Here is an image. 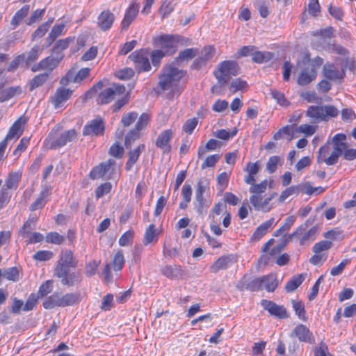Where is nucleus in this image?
<instances>
[{
    "instance_id": "f257e3e1",
    "label": "nucleus",
    "mask_w": 356,
    "mask_h": 356,
    "mask_svg": "<svg viewBox=\"0 0 356 356\" xmlns=\"http://www.w3.org/2000/svg\"><path fill=\"white\" fill-rule=\"evenodd\" d=\"M185 74L186 72L175 67L174 63L166 65L159 76V86L163 91L170 90V98L178 97L183 90L179 81Z\"/></svg>"
},
{
    "instance_id": "f03ea898",
    "label": "nucleus",
    "mask_w": 356,
    "mask_h": 356,
    "mask_svg": "<svg viewBox=\"0 0 356 356\" xmlns=\"http://www.w3.org/2000/svg\"><path fill=\"white\" fill-rule=\"evenodd\" d=\"M76 138V132L74 129H70L64 132H59L58 129H53L44 143V148L58 149L67 143L73 141Z\"/></svg>"
},
{
    "instance_id": "7ed1b4c3",
    "label": "nucleus",
    "mask_w": 356,
    "mask_h": 356,
    "mask_svg": "<svg viewBox=\"0 0 356 356\" xmlns=\"http://www.w3.org/2000/svg\"><path fill=\"white\" fill-rule=\"evenodd\" d=\"M238 72V66L236 62L233 60H225L221 62L214 72V75L220 86L225 85L232 76H236Z\"/></svg>"
},
{
    "instance_id": "20e7f679",
    "label": "nucleus",
    "mask_w": 356,
    "mask_h": 356,
    "mask_svg": "<svg viewBox=\"0 0 356 356\" xmlns=\"http://www.w3.org/2000/svg\"><path fill=\"white\" fill-rule=\"evenodd\" d=\"M125 92V87L122 85L113 84L111 87L102 90L97 96L98 104H106L115 99L118 96Z\"/></svg>"
},
{
    "instance_id": "39448f33",
    "label": "nucleus",
    "mask_w": 356,
    "mask_h": 356,
    "mask_svg": "<svg viewBox=\"0 0 356 356\" xmlns=\"http://www.w3.org/2000/svg\"><path fill=\"white\" fill-rule=\"evenodd\" d=\"M26 122L27 118L22 116L11 126L6 138L0 143V145L4 144L2 148L3 154H5V150L7 147V142L13 139L17 140L22 135Z\"/></svg>"
},
{
    "instance_id": "423d86ee",
    "label": "nucleus",
    "mask_w": 356,
    "mask_h": 356,
    "mask_svg": "<svg viewBox=\"0 0 356 356\" xmlns=\"http://www.w3.org/2000/svg\"><path fill=\"white\" fill-rule=\"evenodd\" d=\"M155 44L159 47L166 55H171L176 51L178 36L163 35L154 39Z\"/></svg>"
},
{
    "instance_id": "0eeeda50",
    "label": "nucleus",
    "mask_w": 356,
    "mask_h": 356,
    "mask_svg": "<svg viewBox=\"0 0 356 356\" xmlns=\"http://www.w3.org/2000/svg\"><path fill=\"white\" fill-rule=\"evenodd\" d=\"M64 57L63 54L57 56L56 57L47 56L42 59L38 63L33 65L31 67V71L33 72L44 70V72H51L58 65L60 62Z\"/></svg>"
},
{
    "instance_id": "6e6552de",
    "label": "nucleus",
    "mask_w": 356,
    "mask_h": 356,
    "mask_svg": "<svg viewBox=\"0 0 356 356\" xmlns=\"http://www.w3.org/2000/svg\"><path fill=\"white\" fill-rule=\"evenodd\" d=\"M149 122V116L147 113H143L136 124L135 128L131 129L125 136V146L129 148L132 141L140 137L139 132L144 129Z\"/></svg>"
},
{
    "instance_id": "1a4fd4ad",
    "label": "nucleus",
    "mask_w": 356,
    "mask_h": 356,
    "mask_svg": "<svg viewBox=\"0 0 356 356\" xmlns=\"http://www.w3.org/2000/svg\"><path fill=\"white\" fill-rule=\"evenodd\" d=\"M76 264L77 261L74 259L71 250L63 252L55 268L54 274H59L62 276L65 273V270L69 269V267L75 268Z\"/></svg>"
},
{
    "instance_id": "9d476101",
    "label": "nucleus",
    "mask_w": 356,
    "mask_h": 356,
    "mask_svg": "<svg viewBox=\"0 0 356 356\" xmlns=\"http://www.w3.org/2000/svg\"><path fill=\"white\" fill-rule=\"evenodd\" d=\"M129 58L135 63L136 67L139 72H146L151 69L148 53L146 50L136 51L129 55Z\"/></svg>"
},
{
    "instance_id": "9b49d317",
    "label": "nucleus",
    "mask_w": 356,
    "mask_h": 356,
    "mask_svg": "<svg viewBox=\"0 0 356 356\" xmlns=\"http://www.w3.org/2000/svg\"><path fill=\"white\" fill-rule=\"evenodd\" d=\"M115 161L110 159L106 162L101 163L91 170L89 176L92 179H98L104 177L111 170H114Z\"/></svg>"
},
{
    "instance_id": "f8f14e48",
    "label": "nucleus",
    "mask_w": 356,
    "mask_h": 356,
    "mask_svg": "<svg viewBox=\"0 0 356 356\" xmlns=\"http://www.w3.org/2000/svg\"><path fill=\"white\" fill-rule=\"evenodd\" d=\"M60 279V282L64 286H73L80 284L83 280L81 271L70 272L69 269L65 270V273L61 276L59 274H54Z\"/></svg>"
},
{
    "instance_id": "ddd939ff",
    "label": "nucleus",
    "mask_w": 356,
    "mask_h": 356,
    "mask_svg": "<svg viewBox=\"0 0 356 356\" xmlns=\"http://www.w3.org/2000/svg\"><path fill=\"white\" fill-rule=\"evenodd\" d=\"M344 59L346 63L343 67L342 68L341 71L337 70V68L333 64H325L323 67L324 76L327 79L331 81L342 79L345 74V68L346 67L348 62V56H347Z\"/></svg>"
},
{
    "instance_id": "4468645a",
    "label": "nucleus",
    "mask_w": 356,
    "mask_h": 356,
    "mask_svg": "<svg viewBox=\"0 0 356 356\" xmlns=\"http://www.w3.org/2000/svg\"><path fill=\"white\" fill-rule=\"evenodd\" d=\"M261 304L264 309L272 316L279 318H286L289 316L286 308L282 305H278L274 302L267 300H263Z\"/></svg>"
},
{
    "instance_id": "2eb2a0df",
    "label": "nucleus",
    "mask_w": 356,
    "mask_h": 356,
    "mask_svg": "<svg viewBox=\"0 0 356 356\" xmlns=\"http://www.w3.org/2000/svg\"><path fill=\"white\" fill-rule=\"evenodd\" d=\"M250 202L254 209L259 211L269 212L273 208V204L270 202V198L263 199L261 195H252Z\"/></svg>"
},
{
    "instance_id": "dca6fc26",
    "label": "nucleus",
    "mask_w": 356,
    "mask_h": 356,
    "mask_svg": "<svg viewBox=\"0 0 356 356\" xmlns=\"http://www.w3.org/2000/svg\"><path fill=\"white\" fill-rule=\"evenodd\" d=\"M291 337H296L300 341L313 343L314 337L309 328L304 325H299L296 327L291 334Z\"/></svg>"
},
{
    "instance_id": "f3484780",
    "label": "nucleus",
    "mask_w": 356,
    "mask_h": 356,
    "mask_svg": "<svg viewBox=\"0 0 356 356\" xmlns=\"http://www.w3.org/2000/svg\"><path fill=\"white\" fill-rule=\"evenodd\" d=\"M22 177L21 170L12 171L6 176L4 180V184L2 187L9 190H16L18 188L19 183Z\"/></svg>"
},
{
    "instance_id": "a211bd4d",
    "label": "nucleus",
    "mask_w": 356,
    "mask_h": 356,
    "mask_svg": "<svg viewBox=\"0 0 356 356\" xmlns=\"http://www.w3.org/2000/svg\"><path fill=\"white\" fill-rule=\"evenodd\" d=\"M72 90L65 88H58L51 97V102L55 108H59L61 104L68 100L72 94Z\"/></svg>"
},
{
    "instance_id": "6ab92c4d",
    "label": "nucleus",
    "mask_w": 356,
    "mask_h": 356,
    "mask_svg": "<svg viewBox=\"0 0 356 356\" xmlns=\"http://www.w3.org/2000/svg\"><path fill=\"white\" fill-rule=\"evenodd\" d=\"M234 257L233 255H224L219 257L210 267L212 273H217L220 270H224L228 266L234 263Z\"/></svg>"
},
{
    "instance_id": "aec40b11",
    "label": "nucleus",
    "mask_w": 356,
    "mask_h": 356,
    "mask_svg": "<svg viewBox=\"0 0 356 356\" xmlns=\"http://www.w3.org/2000/svg\"><path fill=\"white\" fill-rule=\"evenodd\" d=\"M172 136V131L171 129H167L163 131L157 138L156 141V145L162 149L164 153H168L170 152L171 146L169 142Z\"/></svg>"
},
{
    "instance_id": "412c9836",
    "label": "nucleus",
    "mask_w": 356,
    "mask_h": 356,
    "mask_svg": "<svg viewBox=\"0 0 356 356\" xmlns=\"http://www.w3.org/2000/svg\"><path fill=\"white\" fill-rule=\"evenodd\" d=\"M162 274L170 280H179L184 275V270L179 266H165L161 268Z\"/></svg>"
},
{
    "instance_id": "4be33fe9",
    "label": "nucleus",
    "mask_w": 356,
    "mask_h": 356,
    "mask_svg": "<svg viewBox=\"0 0 356 356\" xmlns=\"http://www.w3.org/2000/svg\"><path fill=\"white\" fill-rule=\"evenodd\" d=\"M316 76V68L308 67L301 71L298 76L297 82L300 86L307 85L314 81Z\"/></svg>"
},
{
    "instance_id": "5701e85b",
    "label": "nucleus",
    "mask_w": 356,
    "mask_h": 356,
    "mask_svg": "<svg viewBox=\"0 0 356 356\" xmlns=\"http://www.w3.org/2000/svg\"><path fill=\"white\" fill-rule=\"evenodd\" d=\"M115 20L114 15L109 10L103 11L98 17V26L104 31L108 30Z\"/></svg>"
},
{
    "instance_id": "b1692460",
    "label": "nucleus",
    "mask_w": 356,
    "mask_h": 356,
    "mask_svg": "<svg viewBox=\"0 0 356 356\" xmlns=\"http://www.w3.org/2000/svg\"><path fill=\"white\" fill-rule=\"evenodd\" d=\"M104 130L103 121L100 119L92 120L89 124L85 126L83 129V135H98Z\"/></svg>"
},
{
    "instance_id": "393cba45",
    "label": "nucleus",
    "mask_w": 356,
    "mask_h": 356,
    "mask_svg": "<svg viewBox=\"0 0 356 356\" xmlns=\"http://www.w3.org/2000/svg\"><path fill=\"white\" fill-rule=\"evenodd\" d=\"M138 13V4L132 3L127 10L124 19L122 21V29H127L136 19Z\"/></svg>"
},
{
    "instance_id": "a878e982",
    "label": "nucleus",
    "mask_w": 356,
    "mask_h": 356,
    "mask_svg": "<svg viewBox=\"0 0 356 356\" xmlns=\"http://www.w3.org/2000/svg\"><path fill=\"white\" fill-rule=\"evenodd\" d=\"M81 300L79 293H67L60 296L61 307L78 305Z\"/></svg>"
},
{
    "instance_id": "bb28decb",
    "label": "nucleus",
    "mask_w": 356,
    "mask_h": 356,
    "mask_svg": "<svg viewBox=\"0 0 356 356\" xmlns=\"http://www.w3.org/2000/svg\"><path fill=\"white\" fill-rule=\"evenodd\" d=\"M260 165L258 162L247 163L245 170L248 175L245 177L244 181L246 184H252L256 181L255 175L260 170Z\"/></svg>"
},
{
    "instance_id": "cd10ccee",
    "label": "nucleus",
    "mask_w": 356,
    "mask_h": 356,
    "mask_svg": "<svg viewBox=\"0 0 356 356\" xmlns=\"http://www.w3.org/2000/svg\"><path fill=\"white\" fill-rule=\"evenodd\" d=\"M22 92L20 86H13L0 90V102H6Z\"/></svg>"
},
{
    "instance_id": "c85d7f7f",
    "label": "nucleus",
    "mask_w": 356,
    "mask_h": 356,
    "mask_svg": "<svg viewBox=\"0 0 356 356\" xmlns=\"http://www.w3.org/2000/svg\"><path fill=\"white\" fill-rule=\"evenodd\" d=\"M145 145L140 144L138 146V147L134 150H131L129 152V160L126 163L125 168L127 170H130L133 165L136 163L140 153L144 151Z\"/></svg>"
},
{
    "instance_id": "c756f323",
    "label": "nucleus",
    "mask_w": 356,
    "mask_h": 356,
    "mask_svg": "<svg viewBox=\"0 0 356 356\" xmlns=\"http://www.w3.org/2000/svg\"><path fill=\"white\" fill-rule=\"evenodd\" d=\"M199 53L198 49L188 48L179 52L178 56L175 58V62L181 63L195 58Z\"/></svg>"
},
{
    "instance_id": "7c9ffc66",
    "label": "nucleus",
    "mask_w": 356,
    "mask_h": 356,
    "mask_svg": "<svg viewBox=\"0 0 356 356\" xmlns=\"http://www.w3.org/2000/svg\"><path fill=\"white\" fill-rule=\"evenodd\" d=\"M262 287L268 292L274 291L278 285V281L275 275L270 274L261 277Z\"/></svg>"
},
{
    "instance_id": "2f4dec72",
    "label": "nucleus",
    "mask_w": 356,
    "mask_h": 356,
    "mask_svg": "<svg viewBox=\"0 0 356 356\" xmlns=\"http://www.w3.org/2000/svg\"><path fill=\"white\" fill-rule=\"evenodd\" d=\"M275 221L274 218H271L268 220L263 222L260 225L252 235V239L254 241H259L261 238H262L268 232V229L272 226Z\"/></svg>"
},
{
    "instance_id": "473e14b6",
    "label": "nucleus",
    "mask_w": 356,
    "mask_h": 356,
    "mask_svg": "<svg viewBox=\"0 0 356 356\" xmlns=\"http://www.w3.org/2000/svg\"><path fill=\"white\" fill-rule=\"evenodd\" d=\"M323 111L322 106H310L306 112V115L312 118L314 122H318L323 121L324 114H323Z\"/></svg>"
},
{
    "instance_id": "72a5a7b5",
    "label": "nucleus",
    "mask_w": 356,
    "mask_h": 356,
    "mask_svg": "<svg viewBox=\"0 0 356 356\" xmlns=\"http://www.w3.org/2000/svg\"><path fill=\"white\" fill-rule=\"evenodd\" d=\"M29 10L30 6L25 5L15 14L10 22V24L13 26L14 29L20 24L23 19L27 16Z\"/></svg>"
},
{
    "instance_id": "f704fd0d",
    "label": "nucleus",
    "mask_w": 356,
    "mask_h": 356,
    "mask_svg": "<svg viewBox=\"0 0 356 356\" xmlns=\"http://www.w3.org/2000/svg\"><path fill=\"white\" fill-rule=\"evenodd\" d=\"M318 227L314 226L310 229H307L305 232L302 234V238L300 241V245H303L306 243H310L314 241L318 235Z\"/></svg>"
},
{
    "instance_id": "c9c22d12",
    "label": "nucleus",
    "mask_w": 356,
    "mask_h": 356,
    "mask_svg": "<svg viewBox=\"0 0 356 356\" xmlns=\"http://www.w3.org/2000/svg\"><path fill=\"white\" fill-rule=\"evenodd\" d=\"M49 188H46L42 190L40 194V196L33 204H31L30 207L31 211H35L42 209L45 205L47 202L46 198L49 196Z\"/></svg>"
},
{
    "instance_id": "e433bc0d",
    "label": "nucleus",
    "mask_w": 356,
    "mask_h": 356,
    "mask_svg": "<svg viewBox=\"0 0 356 356\" xmlns=\"http://www.w3.org/2000/svg\"><path fill=\"white\" fill-rule=\"evenodd\" d=\"M43 306L47 309L61 307L60 295L59 293L52 294L44 300Z\"/></svg>"
},
{
    "instance_id": "4c0bfd02",
    "label": "nucleus",
    "mask_w": 356,
    "mask_h": 356,
    "mask_svg": "<svg viewBox=\"0 0 356 356\" xmlns=\"http://www.w3.org/2000/svg\"><path fill=\"white\" fill-rule=\"evenodd\" d=\"M49 72H43L35 76L29 83L30 90L34 89L42 86L49 79Z\"/></svg>"
},
{
    "instance_id": "58836bf2",
    "label": "nucleus",
    "mask_w": 356,
    "mask_h": 356,
    "mask_svg": "<svg viewBox=\"0 0 356 356\" xmlns=\"http://www.w3.org/2000/svg\"><path fill=\"white\" fill-rule=\"evenodd\" d=\"M74 42V38H67L65 39L59 40L55 44L53 48V53L57 54L58 56L61 55V52L67 49L69 45Z\"/></svg>"
},
{
    "instance_id": "ea45409f",
    "label": "nucleus",
    "mask_w": 356,
    "mask_h": 356,
    "mask_svg": "<svg viewBox=\"0 0 356 356\" xmlns=\"http://www.w3.org/2000/svg\"><path fill=\"white\" fill-rule=\"evenodd\" d=\"M125 263V259L124 257L123 251L119 250L113 256L111 261L113 268L115 271H120L122 269Z\"/></svg>"
},
{
    "instance_id": "a19ab883",
    "label": "nucleus",
    "mask_w": 356,
    "mask_h": 356,
    "mask_svg": "<svg viewBox=\"0 0 356 356\" xmlns=\"http://www.w3.org/2000/svg\"><path fill=\"white\" fill-rule=\"evenodd\" d=\"M304 277L302 274L293 276L285 286V290L290 293L295 291L303 282Z\"/></svg>"
},
{
    "instance_id": "79ce46f5",
    "label": "nucleus",
    "mask_w": 356,
    "mask_h": 356,
    "mask_svg": "<svg viewBox=\"0 0 356 356\" xmlns=\"http://www.w3.org/2000/svg\"><path fill=\"white\" fill-rule=\"evenodd\" d=\"M175 6L173 0H165L163 1L159 10L162 19L168 17L174 10Z\"/></svg>"
},
{
    "instance_id": "37998d69",
    "label": "nucleus",
    "mask_w": 356,
    "mask_h": 356,
    "mask_svg": "<svg viewBox=\"0 0 356 356\" xmlns=\"http://www.w3.org/2000/svg\"><path fill=\"white\" fill-rule=\"evenodd\" d=\"M65 28V24H60L58 25H55L51 32L49 33L48 37L47 38V41L48 44H51L56 39L62 34L63 31Z\"/></svg>"
},
{
    "instance_id": "c03bdc74",
    "label": "nucleus",
    "mask_w": 356,
    "mask_h": 356,
    "mask_svg": "<svg viewBox=\"0 0 356 356\" xmlns=\"http://www.w3.org/2000/svg\"><path fill=\"white\" fill-rule=\"evenodd\" d=\"M250 185L249 191L252 195H261L264 193L268 187L267 179L263 180L259 184H255L253 182L252 184H249Z\"/></svg>"
},
{
    "instance_id": "a18cd8bd",
    "label": "nucleus",
    "mask_w": 356,
    "mask_h": 356,
    "mask_svg": "<svg viewBox=\"0 0 356 356\" xmlns=\"http://www.w3.org/2000/svg\"><path fill=\"white\" fill-rule=\"evenodd\" d=\"M291 302L293 305V308L298 318L304 321H306L307 318L306 316V311L304 304L301 301H296L295 300H292Z\"/></svg>"
},
{
    "instance_id": "49530a36",
    "label": "nucleus",
    "mask_w": 356,
    "mask_h": 356,
    "mask_svg": "<svg viewBox=\"0 0 356 356\" xmlns=\"http://www.w3.org/2000/svg\"><path fill=\"white\" fill-rule=\"evenodd\" d=\"M42 48H40L38 45L34 46L28 53L26 58V64L31 65L32 63L35 61L42 54Z\"/></svg>"
},
{
    "instance_id": "de8ad7c7",
    "label": "nucleus",
    "mask_w": 356,
    "mask_h": 356,
    "mask_svg": "<svg viewBox=\"0 0 356 356\" xmlns=\"http://www.w3.org/2000/svg\"><path fill=\"white\" fill-rule=\"evenodd\" d=\"M322 108L323 110V114H324L323 121H327L330 118H335L338 115L339 111L334 106L325 105L322 106Z\"/></svg>"
},
{
    "instance_id": "09e8293b",
    "label": "nucleus",
    "mask_w": 356,
    "mask_h": 356,
    "mask_svg": "<svg viewBox=\"0 0 356 356\" xmlns=\"http://www.w3.org/2000/svg\"><path fill=\"white\" fill-rule=\"evenodd\" d=\"M156 236V234L155 225L154 224H151L149 225V227L147 228L145 231L143 243L145 245H148L151 243L152 242H153Z\"/></svg>"
},
{
    "instance_id": "8fccbe9b",
    "label": "nucleus",
    "mask_w": 356,
    "mask_h": 356,
    "mask_svg": "<svg viewBox=\"0 0 356 356\" xmlns=\"http://www.w3.org/2000/svg\"><path fill=\"white\" fill-rule=\"evenodd\" d=\"M273 54L269 52L257 51L252 54V59L255 63H263L270 60Z\"/></svg>"
},
{
    "instance_id": "3c124183",
    "label": "nucleus",
    "mask_w": 356,
    "mask_h": 356,
    "mask_svg": "<svg viewBox=\"0 0 356 356\" xmlns=\"http://www.w3.org/2000/svg\"><path fill=\"white\" fill-rule=\"evenodd\" d=\"M281 158L279 156H273L269 158L266 163V170L270 173H273L277 168L279 164L281 165Z\"/></svg>"
},
{
    "instance_id": "603ef678",
    "label": "nucleus",
    "mask_w": 356,
    "mask_h": 356,
    "mask_svg": "<svg viewBox=\"0 0 356 356\" xmlns=\"http://www.w3.org/2000/svg\"><path fill=\"white\" fill-rule=\"evenodd\" d=\"M11 197V191L3 187H1L0 190V210L8 204Z\"/></svg>"
},
{
    "instance_id": "864d4df0",
    "label": "nucleus",
    "mask_w": 356,
    "mask_h": 356,
    "mask_svg": "<svg viewBox=\"0 0 356 356\" xmlns=\"http://www.w3.org/2000/svg\"><path fill=\"white\" fill-rule=\"evenodd\" d=\"M3 277L16 282L19 279V271L15 267L8 268L3 270Z\"/></svg>"
},
{
    "instance_id": "5fc2aeb1",
    "label": "nucleus",
    "mask_w": 356,
    "mask_h": 356,
    "mask_svg": "<svg viewBox=\"0 0 356 356\" xmlns=\"http://www.w3.org/2000/svg\"><path fill=\"white\" fill-rule=\"evenodd\" d=\"M53 289V281L52 280H47L45 282H44L39 288L38 292V298H42L49 293L51 292Z\"/></svg>"
},
{
    "instance_id": "6e6d98bb",
    "label": "nucleus",
    "mask_w": 356,
    "mask_h": 356,
    "mask_svg": "<svg viewBox=\"0 0 356 356\" xmlns=\"http://www.w3.org/2000/svg\"><path fill=\"white\" fill-rule=\"evenodd\" d=\"M195 209L200 214L203 215L207 213V209L210 207V202L207 201L204 197L200 199H195Z\"/></svg>"
},
{
    "instance_id": "4d7b16f0",
    "label": "nucleus",
    "mask_w": 356,
    "mask_h": 356,
    "mask_svg": "<svg viewBox=\"0 0 356 356\" xmlns=\"http://www.w3.org/2000/svg\"><path fill=\"white\" fill-rule=\"evenodd\" d=\"M112 189V184L110 182H106L99 185L95 191L97 198H100L104 195L108 194Z\"/></svg>"
},
{
    "instance_id": "13d9d810",
    "label": "nucleus",
    "mask_w": 356,
    "mask_h": 356,
    "mask_svg": "<svg viewBox=\"0 0 356 356\" xmlns=\"http://www.w3.org/2000/svg\"><path fill=\"white\" fill-rule=\"evenodd\" d=\"M332 242L328 241H321L316 243L312 250L314 253H322L323 251H327L332 247Z\"/></svg>"
},
{
    "instance_id": "bf43d9fd",
    "label": "nucleus",
    "mask_w": 356,
    "mask_h": 356,
    "mask_svg": "<svg viewBox=\"0 0 356 356\" xmlns=\"http://www.w3.org/2000/svg\"><path fill=\"white\" fill-rule=\"evenodd\" d=\"M76 72L74 69L70 70L66 75L63 76L60 81V83L63 86H66L69 83H77L76 77Z\"/></svg>"
},
{
    "instance_id": "052dcab7",
    "label": "nucleus",
    "mask_w": 356,
    "mask_h": 356,
    "mask_svg": "<svg viewBox=\"0 0 356 356\" xmlns=\"http://www.w3.org/2000/svg\"><path fill=\"white\" fill-rule=\"evenodd\" d=\"M270 94L274 99L282 106H287L289 104V102L285 98L284 93L280 92L277 90H271Z\"/></svg>"
},
{
    "instance_id": "680f3d73",
    "label": "nucleus",
    "mask_w": 356,
    "mask_h": 356,
    "mask_svg": "<svg viewBox=\"0 0 356 356\" xmlns=\"http://www.w3.org/2000/svg\"><path fill=\"white\" fill-rule=\"evenodd\" d=\"M313 220H311V219H308L304 224L300 225L298 227L296 228V229L290 234V238H298L300 236H301L302 234H303L304 232H305L310 225H312Z\"/></svg>"
},
{
    "instance_id": "e2e57ef3",
    "label": "nucleus",
    "mask_w": 356,
    "mask_h": 356,
    "mask_svg": "<svg viewBox=\"0 0 356 356\" xmlns=\"http://www.w3.org/2000/svg\"><path fill=\"white\" fill-rule=\"evenodd\" d=\"M226 208L227 207L225 204L221 202L216 204L213 209L211 211L209 218L211 220H215V215H220L221 213H224L225 214V211H227Z\"/></svg>"
},
{
    "instance_id": "0e129e2a",
    "label": "nucleus",
    "mask_w": 356,
    "mask_h": 356,
    "mask_svg": "<svg viewBox=\"0 0 356 356\" xmlns=\"http://www.w3.org/2000/svg\"><path fill=\"white\" fill-rule=\"evenodd\" d=\"M197 123L198 120L196 118L188 119L184 124L182 129L188 134H191L195 128L197 127Z\"/></svg>"
},
{
    "instance_id": "69168bd1",
    "label": "nucleus",
    "mask_w": 356,
    "mask_h": 356,
    "mask_svg": "<svg viewBox=\"0 0 356 356\" xmlns=\"http://www.w3.org/2000/svg\"><path fill=\"white\" fill-rule=\"evenodd\" d=\"M247 87V83L240 79H236L232 81L229 86V90L232 92L234 93L238 90H243Z\"/></svg>"
},
{
    "instance_id": "338daca9",
    "label": "nucleus",
    "mask_w": 356,
    "mask_h": 356,
    "mask_svg": "<svg viewBox=\"0 0 356 356\" xmlns=\"http://www.w3.org/2000/svg\"><path fill=\"white\" fill-rule=\"evenodd\" d=\"M246 289L257 291L263 289L261 277L255 278L249 282L245 286Z\"/></svg>"
},
{
    "instance_id": "774afa93",
    "label": "nucleus",
    "mask_w": 356,
    "mask_h": 356,
    "mask_svg": "<svg viewBox=\"0 0 356 356\" xmlns=\"http://www.w3.org/2000/svg\"><path fill=\"white\" fill-rule=\"evenodd\" d=\"M138 118V113L131 112L122 115L121 122L124 127H129Z\"/></svg>"
}]
</instances>
